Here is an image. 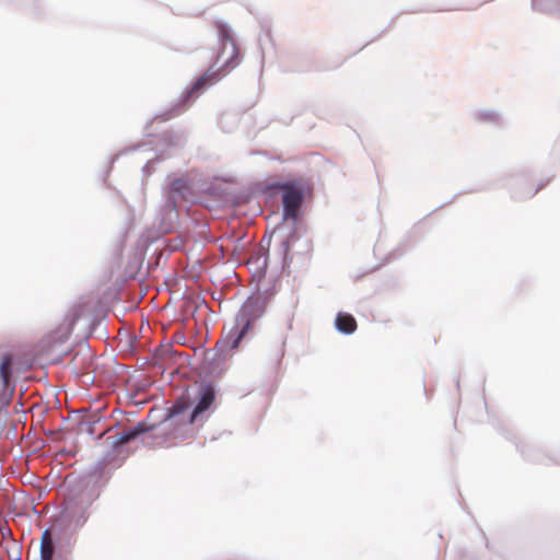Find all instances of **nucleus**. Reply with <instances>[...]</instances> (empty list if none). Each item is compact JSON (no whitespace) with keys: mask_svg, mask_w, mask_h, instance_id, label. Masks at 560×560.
<instances>
[{"mask_svg":"<svg viewBox=\"0 0 560 560\" xmlns=\"http://www.w3.org/2000/svg\"><path fill=\"white\" fill-rule=\"evenodd\" d=\"M220 48L211 67L200 75L186 95V100L198 95L206 88L217 83L240 63V49L230 31L222 24L218 26Z\"/></svg>","mask_w":560,"mask_h":560,"instance_id":"nucleus-1","label":"nucleus"},{"mask_svg":"<svg viewBox=\"0 0 560 560\" xmlns=\"http://www.w3.org/2000/svg\"><path fill=\"white\" fill-rule=\"evenodd\" d=\"M265 310L266 301L264 298L259 294L249 296L240 310L235 326L224 340L217 343V347L221 349L229 347L230 350H235L250 330L253 324L262 316Z\"/></svg>","mask_w":560,"mask_h":560,"instance_id":"nucleus-2","label":"nucleus"},{"mask_svg":"<svg viewBox=\"0 0 560 560\" xmlns=\"http://www.w3.org/2000/svg\"><path fill=\"white\" fill-rule=\"evenodd\" d=\"M279 188L282 191L283 218L284 220L291 219L293 225L298 219L299 209L303 202V188L293 182L284 183L280 185Z\"/></svg>","mask_w":560,"mask_h":560,"instance_id":"nucleus-3","label":"nucleus"},{"mask_svg":"<svg viewBox=\"0 0 560 560\" xmlns=\"http://www.w3.org/2000/svg\"><path fill=\"white\" fill-rule=\"evenodd\" d=\"M12 363H13V358L10 353L4 354L0 362V380H1L0 408L7 407L10 405L12 395L14 392V386L10 387V382L12 378Z\"/></svg>","mask_w":560,"mask_h":560,"instance_id":"nucleus-4","label":"nucleus"},{"mask_svg":"<svg viewBox=\"0 0 560 560\" xmlns=\"http://www.w3.org/2000/svg\"><path fill=\"white\" fill-rule=\"evenodd\" d=\"M214 399V389L209 385L201 386L198 394L197 405L185 422L188 424L194 423L201 413L207 411L213 405Z\"/></svg>","mask_w":560,"mask_h":560,"instance_id":"nucleus-5","label":"nucleus"},{"mask_svg":"<svg viewBox=\"0 0 560 560\" xmlns=\"http://www.w3.org/2000/svg\"><path fill=\"white\" fill-rule=\"evenodd\" d=\"M336 327L342 334H352L357 329V322L352 315L339 313L336 317Z\"/></svg>","mask_w":560,"mask_h":560,"instance_id":"nucleus-6","label":"nucleus"},{"mask_svg":"<svg viewBox=\"0 0 560 560\" xmlns=\"http://www.w3.org/2000/svg\"><path fill=\"white\" fill-rule=\"evenodd\" d=\"M54 542L49 529H46L40 539V560H52Z\"/></svg>","mask_w":560,"mask_h":560,"instance_id":"nucleus-7","label":"nucleus"},{"mask_svg":"<svg viewBox=\"0 0 560 560\" xmlns=\"http://www.w3.org/2000/svg\"><path fill=\"white\" fill-rule=\"evenodd\" d=\"M147 431H148V427L144 423H139L135 428H131L129 430L121 432L118 435L116 443L117 444L128 443L132 440H136L140 434H142Z\"/></svg>","mask_w":560,"mask_h":560,"instance_id":"nucleus-8","label":"nucleus"},{"mask_svg":"<svg viewBox=\"0 0 560 560\" xmlns=\"http://www.w3.org/2000/svg\"><path fill=\"white\" fill-rule=\"evenodd\" d=\"M190 408V402L188 397L178 398L172 408L168 409V419L176 418L184 412H186Z\"/></svg>","mask_w":560,"mask_h":560,"instance_id":"nucleus-9","label":"nucleus"},{"mask_svg":"<svg viewBox=\"0 0 560 560\" xmlns=\"http://www.w3.org/2000/svg\"><path fill=\"white\" fill-rule=\"evenodd\" d=\"M170 190L182 196L183 199H187V194H190L188 183L184 178L174 179L170 185Z\"/></svg>","mask_w":560,"mask_h":560,"instance_id":"nucleus-10","label":"nucleus"},{"mask_svg":"<svg viewBox=\"0 0 560 560\" xmlns=\"http://www.w3.org/2000/svg\"><path fill=\"white\" fill-rule=\"evenodd\" d=\"M287 226L284 224L278 225L271 233L269 237V243L275 242L280 245H289L291 242H294L295 240L288 238L287 241L283 240V236L285 235Z\"/></svg>","mask_w":560,"mask_h":560,"instance_id":"nucleus-11","label":"nucleus"},{"mask_svg":"<svg viewBox=\"0 0 560 560\" xmlns=\"http://www.w3.org/2000/svg\"><path fill=\"white\" fill-rule=\"evenodd\" d=\"M268 252H269V247H259V249H258L257 257H256V264H259V260L262 259V262L260 265L261 268L267 267Z\"/></svg>","mask_w":560,"mask_h":560,"instance_id":"nucleus-12","label":"nucleus"},{"mask_svg":"<svg viewBox=\"0 0 560 560\" xmlns=\"http://www.w3.org/2000/svg\"><path fill=\"white\" fill-rule=\"evenodd\" d=\"M219 250L221 252V258H223V257H224V253H223V252H224V247H223V246H220V247H219Z\"/></svg>","mask_w":560,"mask_h":560,"instance_id":"nucleus-13","label":"nucleus"}]
</instances>
